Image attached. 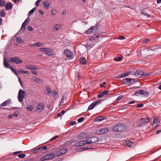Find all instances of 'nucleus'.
<instances>
[{"mask_svg": "<svg viewBox=\"0 0 161 161\" xmlns=\"http://www.w3.org/2000/svg\"><path fill=\"white\" fill-rule=\"evenodd\" d=\"M93 33V31H92V28H91L87 30L85 32V33L87 34H91Z\"/></svg>", "mask_w": 161, "mask_h": 161, "instance_id": "obj_37", "label": "nucleus"}, {"mask_svg": "<svg viewBox=\"0 0 161 161\" xmlns=\"http://www.w3.org/2000/svg\"><path fill=\"white\" fill-rule=\"evenodd\" d=\"M80 63L83 65L86 64V59L83 57H81L80 60Z\"/></svg>", "mask_w": 161, "mask_h": 161, "instance_id": "obj_27", "label": "nucleus"}, {"mask_svg": "<svg viewBox=\"0 0 161 161\" xmlns=\"http://www.w3.org/2000/svg\"><path fill=\"white\" fill-rule=\"evenodd\" d=\"M58 147H56L54 148H52L50 149V147H49V146H43L41 147H38L37 148H33L32 150H28V151H42L43 150H49V151H67V149L66 148L63 149H58Z\"/></svg>", "mask_w": 161, "mask_h": 161, "instance_id": "obj_1", "label": "nucleus"}, {"mask_svg": "<svg viewBox=\"0 0 161 161\" xmlns=\"http://www.w3.org/2000/svg\"><path fill=\"white\" fill-rule=\"evenodd\" d=\"M51 13L53 15H54L56 14L57 11L56 10L52 9L51 11Z\"/></svg>", "mask_w": 161, "mask_h": 161, "instance_id": "obj_53", "label": "nucleus"}, {"mask_svg": "<svg viewBox=\"0 0 161 161\" xmlns=\"http://www.w3.org/2000/svg\"><path fill=\"white\" fill-rule=\"evenodd\" d=\"M55 157V155L53 153L50 154L46 155L44 157L42 158H41V161H44L45 160L50 159L53 158Z\"/></svg>", "mask_w": 161, "mask_h": 161, "instance_id": "obj_11", "label": "nucleus"}, {"mask_svg": "<svg viewBox=\"0 0 161 161\" xmlns=\"http://www.w3.org/2000/svg\"><path fill=\"white\" fill-rule=\"evenodd\" d=\"M67 152H63V153H60V152H56L54 155L55 156L58 157L60 155L65 154Z\"/></svg>", "mask_w": 161, "mask_h": 161, "instance_id": "obj_32", "label": "nucleus"}, {"mask_svg": "<svg viewBox=\"0 0 161 161\" xmlns=\"http://www.w3.org/2000/svg\"><path fill=\"white\" fill-rule=\"evenodd\" d=\"M142 76H150L151 75V74L150 73H147L146 72H143L142 71Z\"/></svg>", "mask_w": 161, "mask_h": 161, "instance_id": "obj_44", "label": "nucleus"}, {"mask_svg": "<svg viewBox=\"0 0 161 161\" xmlns=\"http://www.w3.org/2000/svg\"><path fill=\"white\" fill-rule=\"evenodd\" d=\"M16 40L18 42L20 43L21 40V39L20 37H17L16 38Z\"/></svg>", "mask_w": 161, "mask_h": 161, "instance_id": "obj_57", "label": "nucleus"}, {"mask_svg": "<svg viewBox=\"0 0 161 161\" xmlns=\"http://www.w3.org/2000/svg\"><path fill=\"white\" fill-rule=\"evenodd\" d=\"M75 141V139H73L71 140L68 141L67 143V145H70L72 144V143L74 142Z\"/></svg>", "mask_w": 161, "mask_h": 161, "instance_id": "obj_47", "label": "nucleus"}, {"mask_svg": "<svg viewBox=\"0 0 161 161\" xmlns=\"http://www.w3.org/2000/svg\"><path fill=\"white\" fill-rule=\"evenodd\" d=\"M25 68L27 69H29V70H32V69H34V70H37V68L34 66H32V65H27L25 66Z\"/></svg>", "mask_w": 161, "mask_h": 161, "instance_id": "obj_23", "label": "nucleus"}, {"mask_svg": "<svg viewBox=\"0 0 161 161\" xmlns=\"http://www.w3.org/2000/svg\"><path fill=\"white\" fill-rule=\"evenodd\" d=\"M9 61L10 63L14 62L17 64L21 63L23 62V61L17 57L11 58L9 60Z\"/></svg>", "mask_w": 161, "mask_h": 161, "instance_id": "obj_6", "label": "nucleus"}, {"mask_svg": "<svg viewBox=\"0 0 161 161\" xmlns=\"http://www.w3.org/2000/svg\"><path fill=\"white\" fill-rule=\"evenodd\" d=\"M90 41L88 42L85 45V47L87 48L90 49L91 47H92L94 45L93 44L91 43Z\"/></svg>", "mask_w": 161, "mask_h": 161, "instance_id": "obj_26", "label": "nucleus"}, {"mask_svg": "<svg viewBox=\"0 0 161 161\" xmlns=\"http://www.w3.org/2000/svg\"><path fill=\"white\" fill-rule=\"evenodd\" d=\"M6 10H10L12 8L13 4L11 2H7L6 3Z\"/></svg>", "mask_w": 161, "mask_h": 161, "instance_id": "obj_16", "label": "nucleus"}, {"mask_svg": "<svg viewBox=\"0 0 161 161\" xmlns=\"http://www.w3.org/2000/svg\"><path fill=\"white\" fill-rule=\"evenodd\" d=\"M143 105H144L143 104H139L137 105L136 107L137 108H141L143 106Z\"/></svg>", "mask_w": 161, "mask_h": 161, "instance_id": "obj_58", "label": "nucleus"}, {"mask_svg": "<svg viewBox=\"0 0 161 161\" xmlns=\"http://www.w3.org/2000/svg\"><path fill=\"white\" fill-rule=\"evenodd\" d=\"M102 100L99 99L94 101L88 107V110H91L93 109L97 105L100 104Z\"/></svg>", "mask_w": 161, "mask_h": 161, "instance_id": "obj_7", "label": "nucleus"}, {"mask_svg": "<svg viewBox=\"0 0 161 161\" xmlns=\"http://www.w3.org/2000/svg\"><path fill=\"white\" fill-rule=\"evenodd\" d=\"M79 142L80 143V146H82L86 144H87V142L86 140L80 141Z\"/></svg>", "mask_w": 161, "mask_h": 161, "instance_id": "obj_34", "label": "nucleus"}, {"mask_svg": "<svg viewBox=\"0 0 161 161\" xmlns=\"http://www.w3.org/2000/svg\"><path fill=\"white\" fill-rule=\"evenodd\" d=\"M129 78H126L123 79L122 80V82L125 85L129 86Z\"/></svg>", "mask_w": 161, "mask_h": 161, "instance_id": "obj_28", "label": "nucleus"}, {"mask_svg": "<svg viewBox=\"0 0 161 161\" xmlns=\"http://www.w3.org/2000/svg\"><path fill=\"white\" fill-rule=\"evenodd\" d=\"M150 121V119L149 118H142L140 120L138 121L137 123V126L139 127L143 126L145 124L148 123Z\"/></svg>", "mask_w": 161, "mask_h": 161, "instance_id": "obj_3", "label": "nucleus"}, {"mask_svg": "<svg viewBox=\"0 0 161 161\" xmlns=\"http://www.w3.org/2000/svg\"><path fill=\"white\" fill-rule=\"evenodd\" d=\"M101 37L100 35L94 34L89 39V41L91 42L92 41L95 42H98L99 38Z\"/></svg>", "mask_w": 161, "mask_h": 161, "instance_id": "obj_8", "label": "nucleus"}, {"mask_svg": "<svg viewBox=\"0 0 161 161\" xmlns=\"http://www.w3.org/2000/svg\"><path fill=\"white\" fill-rule=\"evenodd\" d=\"M140 94L144 96H147L149 94V92L143 90H140Z\"/></svg>", "mask_w": 161, "mask_h": 161, "instance_id": "obj_25", "label": "nucleus"}, {"mask_svg": "<svg viewBox=\"0 0 161 161\" xmlns=\"http://www.w3.org/2000/svg\"><path fill=\"white\" fill-rule=\"evenodd\" d=\"M52 93L53 95V97L54 99H57L58 97V92H57L56 90H53V92Z\"/></svg>", "mask_w": 161, "mask_h": 161, "instance_id": "obj_21", "label": "nucleus"}, {"mask_svg": "<svg viewBox=\"0 0 161 161\" xmlns=\"http://www.w3.org/2000/svg\"><path fill=\"white\" fill-rule=\"evenodd\" d=\"M11 100L9 99L4 101L3 103L1 104L0 106L4 107L7 106L8 104H10Z\"/></svg>", "mask_w": 161, "mask_h": 161, "instance_id": "obj_24", "label": "nucleus"}, {"mask_svg": "<svg viewBox=\"0 0 161 161\" xmlns=\"http://www.w3.org/2000/svg\"><path fill=\"white\" fill-rule=\"evenodd\" d=\"M27 29L29 31H33V28L31 26H28L27 27Z\"/></svg>", "mask_w": 161, "mask_h": 161, "instance_id": "obj_59", "label": "nucleus"}, {"mask_svg": "<svg viewBox=\"0 0 161 161\" xmlns=\"http://www.w3.org/2000/svg\"><path fill=\"white\" fill-rule=\"evenodd\" d=\"M5 1L4 0L2 1L0 0V6L3 7L5 5H6Z\"/></svg>", "mask_w": 161, "mask_h": 161, "instance_id": "obj_40", "label": "nucleus"}, {"mask_svg": "<svg viewBox=\"0 0 161 161\" xmlns=\"http://www.w3.org/2000/svg\"><path fill=\"white\" fill-rule=\"evenodd\" d=\"M87 137V134L85 133H81L78 136V138L80 139H86Z\"/></svg>", "mask_w": 161, "mask_h": 161, "instance_id": "obj_17", "label": "nucleus"}, {"mask_svg": "<svg viewBox=\"0 0 161 161\" xmlns=\"http://www.w3.org/2000/svg\"><path fill=\"white\" fill-rule=\"evenodd\" d=\"M43 45V43L41 42H38L34 43L33 44H31L30 45V47H40L42 46Z\"/></svg>", "mask_w": 161, "mask_h": 161, "instance_id": "obj_20", "label": "nucleus"}, {"mask_svg": "<svg viewBox=\"0 0 161 161\" xmlns=\"http://www.w3.org/2000/svg\"><path fill=\"white\" fill-rule=\"evenodd\" d=\"M58 136H56L54 137H53V138H51L50 139V141H52L55 140L58 137Z\"/></svg>", "mask_w": 161, "mask_h": 161, "instance_id": "obj_64", "label": "nucleus"}, {"mask_svg": "<svg viewBox=\"0 0 161 161\" xmlns=\"http://www.w3.org/2000/svg\"><path fill=\"white\" fill-rule=\"evenodd\" d=\"M126 126L123 124H119L115 125L113 128V130L114 132H123L125 130Z\"/></svg>", "mask_w": 161, "mask_h": 161, "instance_id": "obj_2", "label": "nucleus"}, {"mask_svg": "<svg viewBox=\"0 0 161 161\" xmlns=\"http://www.w3.org/2000/svg\"><path fill=\"white\" fill-rule=\"evenodd\" d=\"M139 94H140V90H138L136 91L135 92L134 95L137 96Z\"/></svg>", "mask_w": 161, "mask_h": 161, "instance_id": "obj_55", "label": "nucleus"}, {"mask_svg": "<svg viewBox=\"0 0 161 161\" xmlns=\"http://www.w3.org/2000/svg\"><path fill=\"white\" fill-rule=\"evenodd\" d=\"M42 1V0H37L36 2V5L37 7H38L40 3Z\"/></svg>", "mask_w": 161, "mask_h": 161, "instance_id": "obj_56", "label": "nucleus"}, {"mask_svg": "<svg viewBox=\"0 0 161 161\" xmlns=\"http://www.w3.org/2000/svg\"><path fill=\"white\" fill-rule=\"evenodd\" d=\"M92 147L90 146H85L83 147V148H80V151H82L84 149V150L89 149H91Z\"/></svg>", "mask_w": 161, "mask_h": 161, "instance_id": "obj_36", "label": "nucleus"}, {"mask_svg": "<svg viewBox=\"0 0 161 161\" xmlns=\"http://www.w3.org/2000/svg\"><path fill=\"white\" fill-rule=\"evenodd\" d=\"M104 95L103 92H101L97 95V97L98 98H102Z\"/></svg>", "mask_w": 161, "mask_h": 161, "instance_id": "obj_48", "label": "nucleus"}, {"mask_svg": "<svg viewBox=\"0 0 161 161\" xmlns=\"http://www.w3.org/2000/svg\"><path fill=\"white\" fill-rule=\"evenodd\" d=\"M64 54L70 59H72L73 58V53L70 50L68 49L65 50L64 51Z\"/></svg>", "mask_w": 161, "mask_h": 161, "instance_id": "obj_10", "label": "nucleus"}, {"mask_svg": "<svg viewBox=\"0 0 161 161\" xmlns=\"http://www.w3.org/2000/svg\"><path fill=\"white\" fill-rule=\"evenodd\" d=\"M106 84V82H103L102 84H101L100 85L101 87L102 88V87H105V84Z\"/></svg>", "mask_w": 161, "mask_h": 161, "instance_id": "obj_60", "label": "nucleus"}, {"mask_svg": "<svg viewBox=\"0 0 161 161\" xmlns=\"http://www.w3.org/2000/svg\"><path fill=\"white\" fill-rule=\"evenodd\" d=\"M32 79L34 81L39 84L42 83L43 82V80L35 76L33 77Z\"/></svg>", "mask_w": 161, "mask_h": 161, "instance_id": "obj_15", "label": "nucleus"}, {"mask_svg": "<svg viewBox=\"0 0 161 161\" xmlns=\"http://www.w3.org/2000/svg\"><path fill=\"white\" fill-rule=\"evenodd\" d=\"M29 20L30 18L29 17H28L23 23L20 29L21 31L24 32L25 31L26 26L28 24Z\"/></svg>", "mask_w": 161, "mask_h": 161, "instance_id": "obj_9", "label": "nucleus"}, {"mask_svg": "<svg viewBox=\"0 0 161 161\" xmlns=\"http://www.w3.org/2000/svg\"><path fill=\"white\" fill-rule=\"evenodd\" d=\"M3 64L4 67L6 68H9L11 67L9 64L6 61L5 58H4V59Z\"/></svg>", "mask_w": 161, "mask_h": 161, "instance_id": "obj_31", "label": "nucleus"}, {"mask_svg": "<svg viewBox=\"0 0 161 161\" xmlns=\"http://www.w3.org/2000/svg\"><path fill=\"white\" fill-rule=\"evenodd\" d=\"M47 92H45L46 94H49L50 93H52V91L49 86H46Z\"/></svg>", "mask_w": 161, "mask_h": 161, "instance_id": "obj_33", "label": "nucleus"}, {"mask_svg": "<svg viewBox=\"0 0 161 161\" xmlns=\"http://www.w3.org/2000/svg\"><path fill=\"white\" fill-rule=\"evenodd\" d=\"M26 155L24 154L21 153L18 155V157L20 158H24L25 157Z\"/></svg>", "mask_w": 161, "mask_h": 161, "instance_id": "obj_52", "label": "nucleus"}, {"mask_svg": "<svg viewBox=\"0 0 161 161\" xmlns=\"http://www.w3.org/2000/svg\"><path fill=\"white\" fill-rule=\"evenodd\" d=\"M85 119L83 117H81L78 119V121L79 123H81Z\"/></svg>", "mask_w": 161, "mask_h": 161, "instance_id": "obj_49", "label": "nucleus"}, {"mask_svg": "<svg viewBox=\"0 0 161 161\" xmlns=\"http://www.w3.org/2000/svg\"><path fill=\"white\" fill-rule=\"evenodd\" d=\"M141 14H143V15H144L145 16H147L148 17H151V15L147 13H144L143 11H141Z\"/></svg>", "mask_w": 161, "mask_h": 161, "instance_id": "obj_46", "label": "nucleus"}, {"mask_svg": "<svg viewBox=\"0 0 161 161\" xmlns=\"http://www.w3.org/2000/svg\"><path fill=\"white\" fill-rule=\"evenodd\" d=\"M142 71L138 70L135 72L134 75L136 77H142Z\"/></svg>", "mask_w": 161, "mask_h": 161, "instance_id": "obj_19", "label": "nucleus"}, {"mask_svg": "<svg viewBox=\"0 0 161 161\" xmlns=\"http://www.w3.org/2000/svg\"><path fill=\"white\" fill-rule=\"evenodd\" d=\"M123 97V96L122 95H120L117 98L116 100L117 101L119 100H121L122 98Z\"/></svg>", "mask_w": 161, "mask_h": 161, "instance_id": "obj_62", "label": "nucleus"}, {"mask_svg": "<svg viewBox=\"0 0 161 161\" xmlns=\"http://www.w3.org/2000/svg\"><path fill=\"white\" fill-rule=\"evenodd\" d=\"M50 4L48 1H45L44 3V7L47 9H48L49 8Z\"/></svg>", "mask_w": 161, "mask_h": 161, "instance_id": "obj_29", "label": "nucleus"}, {"mask_svg": "<svg viewBox=\"0 0 161 161\" xmlns=\"http://www.w3.org/2000/svg\"><path fill=\"white\" fill-rule=\"evenodd\" d=\"M19 114V112L17 111H15L13 114L14 116L17 117Z\"/></svg>", "mask_w": 161, "mask_h": 161, "instance_id": "obj_50", "label": "nucleus"}, {"mask_svg": "<svg viewBox=\"0 0 161 161\" xmlns=\"http://www.w3.org/2000/svg\"><path fill=\"white\" fill-rule=\"evenodd\" d=\"M51 50V48L47 47H42L39 49V50L42 52L48 51Z\"/></svg>", "mask_w": 161, "mask_h": 161, "instance_id": "obj_30", "label": "nucleus"}, {"mask_svg": "<svg viewBox=\"0 0 161 161\" xmlns=\"http://www.w3.org/2000/svg\"><path fill=\"white\" fill-rule=\"evenodd\" d=\"M125 146L130 147H133L135 144L134 142H131L129 140L126 141H125Z\"/></svg>", "mask_w": 161, "mask_h": 161, "instance_id": "obj_13", "label": "nucleus"}, {"mask_svg": "<svg viewBox=\"0 0 161 161\" xmlns=\"http://www.w3.org/2000/svg\"><path fill=\"white\" fill-rule=\"evenodd\" d=\"M97 28L98 25H96L94 26L91 27V28H92V31H93V33H94L97 30Z\"/></svg>", "mask_w": 161, "mask_h": 161, "instance_id": "obj_42", "label": "nucleus"}, {"mask_svg": "<svg viewBox=\"0 0 161 161\" xmlns=\"http://www.w3.org/2000/svg\"><path fill=\"white\" fill-rule=\"evenodd\" d=\"M44 104L43 103H40L36 106L37 110L38 112H41L44 109Z\"/></svg>", "mask_w": 161, "mask_h": 161, "instance_id": "obj_12", "label": "nucleus"}, {"mask_svg": "<svg viewBox=\"0 0 161 161\" xmlns=\"http://www.w3.org/2000/svg\"><path fill=\"white\" fill-rule=\"evenodd\" d=\"M150 41L149 39H144L143 40V43H147L148 42Z\"/></svg>", "mask_w": 161, "mask_h": 161, "instance_id": "obj_63", "label": "nucleus"}, {"mask_svg": "<svg viewBox=\"0 0 161 161\" xmlns=\"http://www.w3.org/2000/svg\"><path fill=\"white\" fill-rule=\"evenodd\" d=\"M98 138L96 136L89 137L86 139L87 144H92L96 143L98 141Z\"/></svg>", "mask_w": 161, "mask_h": 161, "instance_id": "obj_4", "label": "nucleus"}, {"mask_svg": "<svg viewBox=\"0 0 161 161\" xmlns=\"http://www.w3.org/2000/svg\"><path fill=\"white\" fill-rule=\"evenodd\" d=\"M108 128H103L102 129H99L97 131V133L98 134H104L108 131Z\"/></svg>", "mask_w": 161, "mask_h": 161, "instance_id": "obj_14", "label": "nucleus"}, {"mask_svg": "<svg viewBox=\"0 0 161 161\" xmlns=\"http://www.w3.org/2000/svg\"><path fill=\"white\" fill-rule=\"evenodd\" d=\"M122 59V58L120 57H117L114 58V60L115 61H119Z\"/></svg>", "mask_w": 161, "mask_h": 161, "instance_id": "obj_51", "label": "nucleus"}, {"mask_svg": "<svg viewBox=\"0 0 161 161\" xmlns=\"http://www.w3.org/2000/svg\"><path fill=\"white\" fill-rule=\"evenodd\" d=\"M6 15L4 9H3L0 12V16L1 17H3Z\"/></svg>", "mask_w": 161, "mask_h": 161, "instance_id": "obj_38", "label": "nucleus"}, {"mask_svg": "<svg viewBox=\"0 0 161 161\" xmlns=\"http://www.w3.org/2000/svg\"><path fill=\"white\" fill-rule=\"evenodd\" d=\"M25 94V93L24 91L22 90H19L18 97L19 101L21 102L23 101Z\"/></svg>", "mask_w": 161, "mask_h": 161, "instance_id": "obj_5", "label": "nucleus"}, {"mask_svg": "<svg viewBox=\"0 0 161 161\" xmlns=\"http://www.w3.org/2000/svg\"><path fill=\"white\" fill-rule=\"evenodd\" d=\"M44 54L51 56H53L56 55L55 52L53 51H47V52H45Z\"/></svg>", "mask_w": 161, "mask_h": 161, "instance_id": "obj_22", "label": "nucleus"}, {"mask_svg": "<svg viewBox=\"0 0 161 161\" xmlns=\"http://www.w3.org/2000/svg\"><path fill=\"white\" fill-rule=\"evenodd\" d=\"M26 108L29 111H31L33 110V107L31 105H28L26 107Z\"/></svg>", "mask_w": 161, "mask_h": 161, "instance_id": "obj_41", "label": "nucleus"}, {"mask_svg": "<svg viewBox=\"0 0 161 161\" xmlns=\"http://www.w3.org/2000/svg\"><path fill=\"white\" fill-rule=\"evenodd\" d=\"M129 86L132 85L135 82V80L134 79L129 78Z\"/></svg>", "mask_w": 161, "mask_h": 161, "instance_id": "obj_35", "label": "nucleus"}, {"mask_svg": "<svg viewBox=\"0 0 161 161\" xmlns=\"http://www.w3.org/2000/svg\"><path fill=\"white\" fill-rule=\"evenodd\" d=\"M61 27V25L60 24H56L53 28V30L54 31H56L60 29Z\"/></svg>", "mask_w": 161, "mask_h": 161, "instance_id": "obj_18", "label": "nucleus"}, {"mask_svg": "<svg viewBox=\"0 0 161 161\" xmlns=\"http://www.w3.org/2000/svg\"><path fill=\"white\" fill-rule=\"evenodd\" d=\"M103 119L102 116H98L95 119V121H100Z\"/></svg>", "mask_w": 161, "mask_h": 161, "instance_id": "obj_39", "label": "nucleus"}, {"mask_svg": "<svg viewBox=\"0 0 161 161\" xmlns=\"http://www.w3.org/2000/svg\"><path fill=\"white\" fill-rule=\"evenodd\" d=\"M129 106L128 105H124L121 108V109L123 110L124 109H125L126 108H128Z\"/></svg>", "mask_w": 161, "mask_h": 161, "instance_id": "obj_61", "label": "nucleus"}, {"mask_svg": "<svg viewBox=\"0 0 161 161\" xmlns=\"http://www.w3.org/2000/svg\"><path fill=\"white\" fill-rule=\"evenodd\" d=\"M36 9V8L35 7V8H33L28 13V14H29V15H30L32 13H33L35 11Z\"/></svg>", "mask_w": 161, "mask_h": 161, "instance_id": "obj_43", "label": "nucleus"}, {"mask_svg": "<svg viewBox=\"0 0 161 161\" xmlns=\"http://www.w3.org/2000/svg\"><path fill=\"white\" fill-rule=\"evenodd\" d=\"M158 120V119H153V125H157V121Z\"/></svg>", "mask_w": 161, "mask_h": 161, "instance_id": "obj_54", "label": "nucleus"}, {"mask_svg": "<svg viewBox=\"0 0 161 161\" xmlns=\"http://www.w3.org/2000/svg\"><path fill=\"white\" fill-rule=\"evenodd\" d=\"M64 96H62L61 99V101L59 105L61 106L63 105L64 104Z\"/></svg>", "mask_w": 161, "mask_h": 161, "instance_id": "obj_45", "label": "nucleus"}]
</instances>
